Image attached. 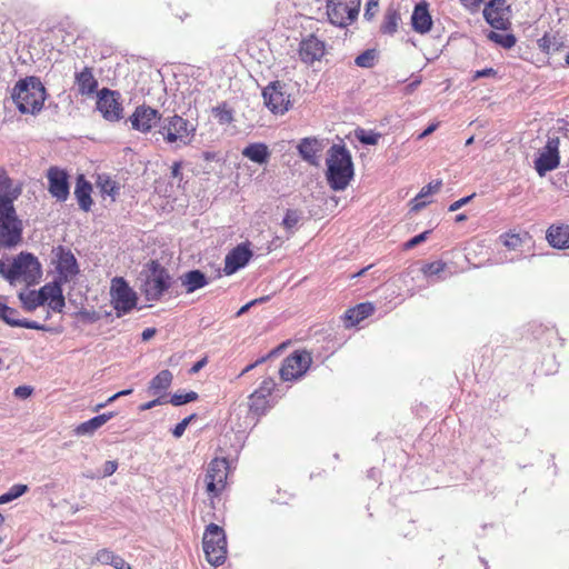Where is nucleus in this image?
Here are the masks:
<instances>
[{"mask_svg":"<svg viewBox=\"0 0 569 569\" xmlns=\"http://www.w3.org/2000/svg\"><path fill=\"white\" fill-rule=\"evenodd\" d=\"M18 191L21 194V187L13 186L12 180L8 177L6 170L0 169V196L4 198L11 197V192Z\"/></svg>","mask_w":569,"mask_h":569,"instance_id":"obj_39","label":"nucleus"},{"mask_svg":"<svg viewBox=\"0 0 569 569\" xmlns=\"http://www.w3.org/2000/svg\"><path fill=\"white\" fill-rule=\"evenodd\" d=\"M486 21L495 29L507 30L510 26L505 0H491L483 9Z\"/></svg>","mask_w":569,"mask_h":569,"instance_id":"obj_18","label":"nucleus"},{"mask_svg":"<svg viewBox=\"0 0 569 569\" xmlns=\"http://www.w3.org/2000/svg\"><path fill=\"white\" fill-rule=\"evenodd\" d=\"M194 128H190L189 121L178 114L167 117L159 127V133L167 143L187 144Z\"/></svg>","mask_w":569,"mask_h":569,"instance_id":"obj_10","label":"nucleus"},{"mask_svg":"<svg viewBox=\"0 0 569 569\" xmlns=\"http://www.w3.org/2000/svg\"><path fill=\"white\" fill-rule=\"evenodd\" d=\"M375 60H376L375 50H366L365 52H362L361 54H359L356 58L355 63L361 68H371L375 64Z\"/></svg>","mask_w":569,"mask_h":569,"instance_id":"obj_46","label":"nucleus"},{"mask_svg":"<svg viewBox=\"0 0 569 569\" xmlns=\"http://www.w3.org/2000/svg\"><path fill=\"white\" fill-rule=\"evenodd\" d=\"M161 120V113L147 104L138 106L129 117L131 128L141 133H149Z\"/></svg>","mask_w":569,"mask_h":569,"instance_id":"obj_15","label":"nucleus"},{"mask_svg":"<svg viewBox=\"0 0 569 569\" xmlns=\"http://www.w3.org/2000/svg\"><path fill=\"white\" fill-rule=\"evenodd\" d=\"M39 291L43 297L44 302H49L53 298H58L60 296L62 288L60 281H53L41 287Z\"/></svg>","mask_w":569,"mask_h":569,"instance_id":"obj_43","label":"nucleus"},{"mask_svg":"<svg viewBox=\"0 0 569 569\" xmlns=\"http://www.w3.org/2000/svg\"><path fill=\"white\" fill-rule=\"evenodd\" d=\"M19 299L23 306V308L31 312L36 310L38 307L44 305L43 297L41 296L40 291H28V292H20Z\"/></svg>","mask_w":569,"mask_h":569,"instance_id":"obj_36","label":"nucleus"},{"mask_svg":"<svg viewBox=\"0 0 569 569\" xmlns=\"http://www.w3.org/2000/svg\"><path fill=\"white\" fill-rule=\"evenodd\" d=\"M379 9V0H368L365 9V18L371 20Z\"/></svg>","mask_w":569,"mask_h":569,"instance_id":"obj_50","label":"nucleus"},{"mask_svg":"<svg viewBox=\"0 0 569 569\" xmlns=\"http://www.w3.org/2000/svg\"><path fill=\"white\" fill-rule=\"evenodd\" d=\"M485 0H459V2L469 11L477 12Z\"/></svg>","mask_w":569,"mask_h":569,"instance_id":"obj_54","label":"nucleus"},{"mask_svg":"<svg viewBox=\"0 0 569 569\" xmlns=\"http://www.w3.org/2000/svg\"><path fill=\"white\" fill-rule=\"evenodd\" d=\"M298 151L305 161L318 166L323 151V143L317 138H303L298 144Z\"/></svg>","mask_w":569,"mask_h":569,"instance_id":"obj_21","label":"nucleus"},{"mask_svg":"<svg viewBox=\"0 0 569 569\" xmlns=\"http://www.w3.org/2000/svg\"><path fill=\"white\" fill-rule=\"evenodd\" d=\"M487 38L502 47L503 49H510L516 44V37L512 33H501L496 31H490L487 34Z\"/></svg>","mask_w":569,"mask_h":569,"instance_id":"obj_38","label":"nucleus"},{"mask_svg":"<svg viewBox=\"0 0 569 569\" xmlns=\"http://www.w3.org/2000/svg\"><path fill=\"white\" fill-rule=\"evenodd\" d=\"M496 76H497V70H495L493 68H486L482 70H477L472 76V80H477V79L483 78V77H496Z\"/></svg>","mask_w":569,"mask_h":569,"instance_id":"obj_55","label":"nucleus"},{"mask_svg":"<svg viewBox=\"0 0 569 569\" xmlns=\"http://www.w3.org/2000/svg\"><path fill=\"white\" fill-rule=\"evenodd\" d=\"M140 291L147 301H159L172 284L169 271L158 261L144 264L139 274Z\"/></svg>","mask_w":569,"mask_h":569,"instance_id":"obj_4","label":"nucleus"},{"mask_svg":"<svg viewBox=\"0 0 569 569\" xmlns=\"http://www.w3.org/2000/svg\"><path fill=\"white\" fill-rule=\"evenodd\" d=\"M411 24L412 29L420 34L431 30L432 18L429 12V4L426 1L416 4L411 16Z\"/></svg>","mask_w":569,"mask_h":569,"instance_id":"obj_23","label":"nucleus"},{"mask_svg":"<svg viewBox=\"0 0 569 569\" xmlns=\"http://www.w3.org/2000/svg\"><path fill=\"white\" fill-rule=\"evenodd\" d=\"M198 398V393L194 392V391H189V392H186V393H174L172 395V397L170 398V403L173 405V406H182V405H186L188 402H191V401H194L197 400Z\"/></svg>","mask_w":569,"mask_h":569,"instance_id":"obj_47","label":"nucleus"},{"mask_svg":"<svg viewBox=\"0 0 569 569\" xmlns=\"http://www.w3.org/2000/svg\"><path fill=\"white\" fill-rule=\"evenodd\" d=\"M18 311L0 302V318L11 327H19L21 319L17 318Z\"/></svg>","mask_w":569,"mask_h":569,"instance_id":"obj_42","label":"nucleus"},{"mask_svg":"<svg viewBox=\"0 0 569 569\" xmlns=\"http://www.w3.org/2000/svg\"><path fill=\"white\" fill-rule=\"evenodd\" d=\"M74 83L81 96H91L98 89V80L91 67H84L80 72H77L74 74Z\"/></svg>","mask_w":569,"mask_h":569,"instance_id":"obj_25","label":"nucleus"},{"mask_svg":"<svg viewBox=\"0 0 569 569\" xmlns=\"http://www.w3.org/2000/svg\"><path fill=\"white\" fill-rule=\"evenodd\" d=\"M472 197H473V196H468V197H465V198H461V199H459V200L455 201L453 203H451V204L449 206V211H451V212L457 211V210H458V209H460L462 206H465L466 203H468V202L471 200V198H472Z\"/></svg>","mask_w":569,"mask_h":569,"instance_id":"obj_59","label":"nucleus"},{"mask_svg":"<svg viewBox=\"0 0 569 569\" xmlns=\"http://www.w3.org/2000/svg\"><path fill=\"white\" fill-rule=\"evenodd\" d=\"M91 193L92 184L84 178L83 174H80L76 181L74 197L78 201L79 208L84 212H89L93 204Z\"/></svg>","mask_w":569,"mask_h":569,"instance_id":"obj_26","label":"nucleus"},{"mask_svg":"<svg viewBox=\"0 0 569 569\" xmlns=\"http://www.w3.org/2000/svg\"><path fill=\"white\" fill-rule=\"evenodd\" d=\"M167 400H164L163 397H158L149 402H146L143 405L140 406V410L141 411H146V410H150L152 408H154L156 406H159V405H162V403H166Z\"/></svg>","mask_w":569,"mask_h":569,"instance_id":"obj_56","label":"nucleus"},{"mask_svg":"<svg viewBox=\"0 0 569 569\" xmlns=\"http://www.w3.org/2000/svg\"><path fill=\"white\" fill-rule=\"evenodd\" d=\"M48 305L50 309L53 310L54 312H62L66 306L63 293L61 292L58 298H53L52 300H50Z\"/></svg>","mask_w":569,"mask_h":569,"instance_id":"obj_51","label":"nucleus"},{"mask_svg":"<svg viewBox=\"0 0 569 569\" xmlns=\"http://www.w3.org/2000/svg\"><path fill=\"white\" fill-rule=\"evenodd\" d=\"M312 362L311 353L307 350H296L284 358L280 368V377L283 381H295L302 378Z\"/></svg>","mask_w":569,"mask_h":569,"instance_id":"obj_11","label":"nucleus"},{"mask_svg":"<svg viewBox=\"0 0 569 569\" xmlns=\"http://www.w3.org/2000/svg\"><path fill=\"white\" fill-rule=\"evenodd\" d=\"M41 277V264L30 252L21 251L9 266L7 280L10 283L22 279L27 283H32Z\"/></svg>","mask_w":569,"mask_h":569,"instance_id":"obj_7","label":"nucleus"},{"mask_svg":"<svg viewBox=\"0 0 569 569\" xmlns=\"http://www.w3.org/2000/svg\"><path fill=\"white\" fill-rule=\"evenodd\" d=\"M227 461L224 459H213L208 467L206 475L207 491L212 496H218L224 488L227 480Z\"/></svg>","mask_w":569,"mask_h":569,"instance_id":"obj_16","label":"nucleus"},{"mask_svg":"<svg viewBox=\"0 0 569 569\" xmlns=\"http://www.w3.org/2000/svg\"><path fill=\"white\" fill-rule=\"evenodd\" d=\"M262 97L267 108L274 114H283L291 106L290 94L279 81L267 86L262 91Z\"/></svg>","mask_w":569,"mask_h":569,"instance_id":"obj_12","label":"nucleus"},{"mask_svg":"<svg viewBox=\"0 0 569 569\" xmlns=\"http://www.w3.org/2000/svg\"><path fill=\"white\" fill-rule=\"evenodd\" d=\"M182 162L181 161H176L173 162V164L171 166V177L172 178H177L179 179V181L182 180Z\"/></svg>","mask_w":569,"mask_h":569,"instance_id":"obj_57","label":"nucleus"},{"mask_svg":"<svg viewBox=\"0 0 569 569\" xmlns=\"http://www.w3.org/2000/svg\"><path fill=\"white\" fill-rule=\"evenodd\" d=\"M110 297L118 316L129 313L137 306L138 296L122 277L111 280Z\"/></svg>","mask_w":569,"mask_h":569,"instance_id":"obj_9","label":"nucleus"},{"mask_svg":"<svg viewBox=\"0 0 569 569\" xmlns=\"http://www.w3.org/2000/svg\"><path fill=\"white\" fill-rule=\"evenodd\" d=\"M539 48L545 51V52H548L549 49H550V39L548 36H543L541 39H539Z\"/></svg>","mask_w":569,"mask_h":569,"instance_id":"obj_64","label":"nucleus"},{"mask_svg":"<svg viewBox=\"0 0 569 569\" xmlns=\"http://www.w3.org/2000/svg\"><path fill=\"white\" fill-rule=\"evenodd\" d=\"M259 303V300H251L249 301L248 303H246L244 306H242L236 313L237 317H240L242 315H244L246 312H248L250 310L251 307L256 306Z\"/></svg>","mask_w":569,"mask_h":569,"instance_id":"obj_61","label":"nucleus"},{"mask_svg":"<svg viewBox=\"0 0 569 569\" xmlns=\"http://www.w3.org/2000/svg\"><path fill=\"white\" fill-rule=\"evenodd\" d=\"M559 144V138H549L539 157L535 160V169L540 177L558 168L560 163Z\"/></svg>","mask_w":569,"mask_h":569,"instance_id":"obj_14","label":"nucleus"},{"mask_svg":"<svg viewBox=\"0 0 569 569\" xmlns=\"http://www.w3.org/2000/svg\"><path fill=\"white\" fill-rule=\"evenodd\" d=\"M172 373L169 370H161L156 377L152 378L148 391L152 396H160L163 393L172 382Z\"/></svg>","mask_w":569,"mask_h":569,"instance_id":"obj_33","label":"nucleus"},{"mask_svg":"<svg viewBox=\"0 0 569 569\" xmlns=\"http://www.w3.org/2000/svg\"><path fill=\"white\" fill-rule=\"evenodd\" d=\"M441 186H442L441 180H437L435 182H430L429 184L425 186L420 190V192L416 196V198L413 199L412 209L419 210L420 208L425 207L427 202L423 199L435 192H438L440 190Z\"/></svg>","mask_w":569,"mask_h":569,"instance_id":"obj_37","label":"nucleus"},{"mask_svg":"<svg viewBox=\"0 0 569 569\" xmlns=\"http://www.w3.org/2000/svg\"><path fill=\"white\" fill-rule=\"evenodd\" d=\"M113 412L102 413L82 423H80L74 432L77 436H92L99 428H101L106 422H108L111 418H113Z\"/></svg>","mask_w":569,"mask_h":569,"instance_id":"obj_30","label":"nucleus"},{"mask_svg":"<svg viewBox=\"0 0 569 569\" xmlns=\"http://www.w3.org/2000/svg\"><path fill=\"white\" fill-rule=\"evenodd\" d=\"M400 20H401L400 13L396 9H393V8L387 9V11L385 12V16H383V20L380 26L381 33L388 34V36H392L393 33H396L398 30Z\"/></svg>","mask_w":569,"mask_h":569,"instance_id":"obj_34","label":"nucleus"},{"mask_svg":"<svg viewBox=\"0 0 569 569\" xmlns=\"http://www.w3.org/2000/svg\"><path fill=\"white\" fill-rule=\"evenodd\" d=\"M119 98L120 94L117 91L108 88H103L98 92L97 109L106 120L116 122L122 118L123 108Z\"/></svg>","mask_w":569,"mask_h":569,"instance_id":"obj_13","label":"nucleus"},{"mask_svg":"<svg viewBox=\"0 0 569 569\" xmlns=\"http://www.w3.org/2000/svg\"><path fill=\"white\" fill-rule=\"evenodd\" d=\"M509 251H450L451 258L425 263L421 271L429 279L443 280L448 277L468 270L470 267L480 268L489 264H501L513 261V257H508Z\"/></svg>","mask_w":569,"mask_h":569,"instance_id":"obj_1","label":"nucleus"},{"mask_svg":"<svg viewBox=\"0 0 569 569\" xmlns=\"http://www.w3.org/2000/svg\"><path fill=\"white\" fill-rule=\"evenodd\" d=\"M66 170L50 167L47 171L48 190L58 201H66L69 197V181Z\"/></svg>","mask_w":569,"mask_h":569,"instance_id":"obj_17","label":"nucleus"},{"mask_svg":"<svg viewBox=\"0 0 569 569\" xmlns=\"http://www.w3.org/2000/svg\"><path fill=\"white\" fill-rule=\"evenodd\" d=\"M373 311L375 308L371 303H359L355 308L347 310L345 318L349 326H356L363 319L371 316Z\"/></svg>","mask_w":569,"mask_h":569,"instance_id":"obj_32","label":"nucleus"},{"mask_svg":"<svg viewBox=\"0 0 569 569\" xmlns=\"http://www.w3.org/2000/svg\"><path fill=\"white\" fill-rule=\"evenodd\" d=\"M546 238L553 249H569V224H552L548 228Z\"/></svg>","mask_w":569,"mask_h":569,"instance_id":"obj_27","label":"nucleus"},{"mask_svg":"<svg viewBox=\"0 0 569 569\" xmlns=\"http://www.w3.org/2000/svg\"><path fill=\"white\" fill-rule=\"evenodd\" d=\"M251 258L252 251H229L224 259V274L236 273L239 269L246 267Z\"/></svg>","mask_w":569,"mask_h":569,"instance_id":"obj_28","label":"nucleus"},{"mask_svg":"<svg viewBox=\"0 0 569 569\" xmlns=\"http://www.w3.org/2000/svg\"><path fill=\"white\" fill-rule=\"evenodd\" d=\"M242 156L251 160L252 162L263 164L268 161L270 157V151L268 146L262 142H254L248 144L242 150Z\"/></svg>","mask_w":569,"mask_h":569,"instance_id":"obj_31","label":"nucleus"},{"mask_svg":"<svg viewBox=\"0 0 569 569\" xmlns=\"http://www.w3.org/2000/svg\"><path fill=\"white\" fill-rule=\"evenodd\" d=\"M276 383L272 378H266L260 387L254 390L249 397L250 410L260 416L269 408V397L271 396Z\"/></svg>","mask_w":569,"mask_h":569,"instance_id":"obj_20","label":"nucleus"},{"mask_svg":"<svg viewBox=\"0 0 569 569\" xmlns=\"http://www.w3.org/2000/svg\"><path fill=\"white\" fill-rule=\"evenodd\" d=\"M430 233V231H425L418 236H415L413 238H411L410 240H408L406 243H405V249H410L415 246H418L420 244L421 242H423L428 234Z\"/></svg>","mask_w":569,"mask_h":569,"instance_id":"obj_52","label":"nucleus"},{"mask_svg":"<svg viewBox=\"0 0 569 569\" xmlns=\"http://www.w3.org/2000/svg\"><path fill=\"white\" fill-rule=\"evenodd\" d=\"M112 567L114 569H132L131 566L120 556L118 557V560H116L114 565H112Z\"/></svg>","mask_w":569,"mask_h":569,"instance_id":"obj_62","label":"nucleus"},{"mask_svg":"<svg viewBox=\"0 0 569 569\" xmlns=\"http://www.w3.org/2000/svg\"><path fill=\"white\" fill-rule=\"evenodd\" d=\"M298 53L303 63L313 64L316 61H320L326 54V44L316 36L310 34L301 40Z\"/></svg>","mask_w":569,"mask_h":569,"instance_id":"obj_19","label":"nucleus"},{"mask_svg":"<svg viewBox=\"0 0 569 569\" xmlns=\"http://www.w3.org/2000/svg\"><path fill=\"white\" fill-rule=\"evenodd\" d=\"M360 6L361 0H327L326 13L331 24L346 28L357 20Z\"/></svg>","mask_w":569,"mask_h":569,"instance_id":"obj_8","label":"nucleus"},{"mask_svg":"<svg viewBox=\"0 0 569 569\" xmlns=\"http://www.w3.org/2000/svg\"><path fill=\"white\" fill-rule=\"evenodd\" d=\"M96 184L103 196H109L112 200L119 194V183L107 174H99Z\"/></svg>","mask_w":569,"mask_h":569,"instance_id":"obj_35","label":"nucleus"},{"mask_svg":"<svg viewBox=\"0 0 569 569\" xmlns=\"http://www.w3.org/2000/svg\"><path fill=\"white\" fill-rule=\"evenodd\" d=\"M118 555H116L112 550L103 548L97 551L94 556V561L106 565V566H112L114 565L116 560H118Z\"/></svg>","mask_w":569,"mask_h":569,"instance_id":"obj_44","label":"nucleus"},{"mask_svg":"<svg viewBox=\"0 0 569 569\" xmlns=\"http://www.w3.org/2000/svg\"><path fill=\"white\" fill-rule=\"evenodd\" d=\"M184 292L190 295L209 284V278L199 269L189 270L179 277Z\"/></svg>","mask_w":569,"mask_h":569,"instance_id":"obj_24","label":"nucleus"},{"mask_svg":"<svg viewBox=\"0 0 569 569\" xmlns=\"http://www.w3.org/2000/svg\"><path fill=\"white\" fill-rule=\"evenodd\" d=\"M21 328H27V329H33V330H40V331H48L49 328L44 325H41L37 321H31V320H21L20 322V326Z\"/></svg>","mask_w":569,"mask_h":569,"instance_id":"obj_53","label":"nucleus"},{"mask_svg":"<svg viewBox=\"0 0 569 569\" xmlns=\"http://www.w3.org/2000/svg\"><path fill=\"white\" fill-rule=\"evenodd\" d=\"M207 358H202L190 368L189 373L196 375L206 365H207Z\"/></svg>","mask_w":569,"mask_h":569,"instance_id":"obj_60","label":"nucleus"},{"mask_svg":"<svg viewBox=\"0 0 569 569\" xmlns=\"http://www.w3.org/2000/svg\"><path fill=\"white\" fill-rule=\"evenodd\" d=\"M31 392H32V389L28 386H20L14 389V395L18 398H22V399L28 398L31 395Z\"/></svg>","mask_w":569,"mask_h":569,"instance_id":"obj_58","label":"nucleus"},{"mask_svg":"<svg viewBox=\"0 0 569 569\" xmlns=\"http://www.w3.org/2000/svg\"><path fill=\"white\" fill-rule=\"evenodd\" d=\"M203 551L207 561L214 566H221L227 558V539L223 529L210 523L207 526L202 538Z\"/></svg>","mask_w":569,"mask_h":569,"instance_id":"obj_6","label":"nucleus"},{"mask_svg":"<svg viewBox=\"0 0 569 569\" xmlns=\"http://www.w3.org/2000/svg\"><path fill=\"white\" fill-rule=\"evenodd\" d=\"M214 118L221 124H229L233 121V111L227 106L221 103L212 109Z\"/></svg>","mask_w":569,"mask_h":569,"instance_id":"obj_41","label":"nucleus"},{"mask_svg":"<svg viewBox=\"0 0 569 569\" xmlns=\"http://www.w3.org/2000/svg\"><path fill=\"white\" fill-rule=\"evenodd\" d=\"M157 330L154 328H147L141 333L142 341H148L154 337Z\"/></svg>","mask_w":569,"mask_h":569,"instance_id":"obj_63","label":"nucleus"},{"mask_svg":"<svg viewBox=\"0 0 569 569\" xmlns=\"http://www.w3.org/2000/svg\"><path fill=\"white\" fill-rule=\"evenodd\" d=\"M19 198V192H11V197L0 196V247L14 248L22 240L23 224L18 218L14 200Z\"/></svg>","mask_w":569,"mask_h":569,"instance_id":"obj_3","label":"nucleus"},{"mask_svg":"<svg viewBox=\"0 0 569 569\" xmlns=\"http://www.w3.org/2000/svg\"><path fill=\"white\" fill-rule=\"evenodd\" d=\"M196 417V415H191L187 418H184L183 420H181L173 429H172V435L173 437L176 438H180L182 437V435L186 431V428L188 427V425L191 422V420Z\"/></svg>","mask_w":569,"mask_h":569,"instance_id":"obj_49","label":"nucleus"},{"mask_svg":"<svg viewBox=\"0 0 569 569\" xmlns=\"http://www.w3.org/2000/svg\"><path fill=\"white\" fill-rule=\"evenodd\" d=\"M117 468H118L117 461L108 460L104 462L101 473L87 472V473H84V477H87L89 479L110 477L117 471Z\"/></svg>","mask_w":569,"mask_h":569,"instance_id":"obj_45","label":"nucleus"},{"mask_svg":"<svg viewBox=\"0 0 569 569\" xmlns=\"http://www.w3.org/2000/svg\"><path fill=\"white\" fill-rule=\"evenodd\" d=\"M29 490L27 485L17 483L13 485L6 493L0 496V505L9 503L14 499H18Z\"/></svg>","mask_w":569,"mask_h":569,"instance_id":"obj_40","label":"nucleus"},{"mask_svg":"<svg viewBox=\"0 0 569 569\" xmlns=\"http://www.w3.org/2000/svg\"><path fill=\"white\" fill-rule=\"evenodd\" d=\"M12 99L20 112L34 114L43 107L46 89L38 78L29 77L16 83Z\"/></svg>","mask_w":569,"mask_h":569,"instance_id":"obj_5","label":"nucleus"},{"mask_svg":"<svg viewBox=\"0 0 569 569\" xmlns=\"http://www.w3.org/2000/svg\"><path fill=\"white\" fill-rule=\"evenodd\" d=\"M59 260L57 270L59 273L60 282H69L74 279V277L79 273V267L77 263V259L71 253V251H59Z\"/></svg>","mask_w":569,"mask_h":569,"instance_id":"obj_22","label":"nucleus"},{"mask_svg":"<svg viewBox=\"0 0 569 569\" xmlns=\"http://www.w3.org/2000/svg\"><path fill=\"white\" fill-rule=\"evenodd\" d=\"M299 219H300V217L297 211L288 210L283 218V226L287 229H292L298 224Z\"/></svg>","mask_w":569,"mask_h":569,"instance_id":"obj_48","label":"nucleus"},{"mask_svg":"<svg viewBox=\"0 0 569 569\" xmlns=\"http://www.w3.org/2000/svg\"><path fill=\"white\" fill-rule=\"evenodd\" d=\"M326 178L335 191L345 190L353 179L355 169L350 151L343 144H333L328 150Z\"/></svg>","mask_w":569,"mask_h":569,"instance_id":"obj_2","label":"nucleus"},{"mask_svg":"<svg viewBox=\"0 0 569 569\" xmlns=\"http://www.w3.org/2000/svg\"><path fill=\"white\" fill-rule=\"evenodd\" d=\"M501 243L509 248L515 249L517 247H529L532 244V237L526 230H510L500 236Z\"/></svg>","mask_w":569,"mask_h":569,"instance_id":"obj_29","label":"nucleus"}]
</instances>
